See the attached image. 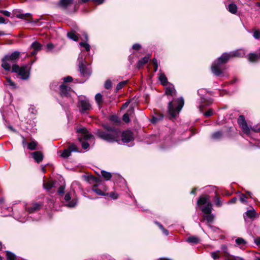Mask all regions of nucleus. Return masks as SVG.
Returning a JSON list of instances; mask_svg holds the SVG:
<instances>
[{"instance_id": "obj_1", "label": "nucleus", "mask_w": 260, "mask_h": 260, "mask_svg": "<svg viewBox=\"0 0 260 260\" xmlns=\"http://www.w3.org/2000/svg\"><path fill=\"white\" fill-rule=\"evenodd\" d=\"M105 131L98 130L95 134L101 139L109 143L117 142L119 144L120 133L118 129L104 125Z\"/></svg>"}, {"instance_id": "obj_2", "label": "nucleus", "mask_w": 260, "mask_h": 260, "mask_svg": "<svg viewBox=\"0 0 260 260\" xmlns=\"http://www.w3.org/2000/svg\"><path fill=\"white\" fill-rule=\"evenodd\" d=\"M231 58L230 52L223 53L221 56L218 57L213 63L211 67L212 73L217 76H221L222 74L221 66L226 63Z\"/></svg>"}, {"instance_id": "obj_3", "label": "nucleus", "mask_w": 260, "mask_h": 260, "mask_svg": "<svg viewBox=\"0 0 260 260\" xmlns=\"http://www.w3.org/2000/svg\"><path fill=\"white\" fill-rule=\"evenodd\" d=\"M76 131L78 141L81 143L82 147L85 150L87 149L89 147V144L88 142L84 141L91 139L93 136L85 127H77Z\"/></svg>"}, {"instance_id": "obj_4", "label": "nucleus", "mask_w": 260, "mask_h": 260, "mask_svg": "<svg viewBox=\"0 0 260 260\" xmlns=\"http://www.w3.org/2000/svg\"><path fill=\"white\" fill-rule=\"evenodd\" d=\"M184 105V100L182 98L174 99L170 101L168 105V112L173 118L179 113Z\"/></svg>"}, {"instance_id": "obj_5", "label": "nucleus", "mask_w": 260, "mask_h": 260, "mask_svg": "<svg viewBox=\"0 0 260 260\" xmlns=\"http://www.w3.org/2000/svg\"><path fill=\"white\" fill-rule=\"evenodd\" d=\"M85 57L82 52L79 54L77 61L78 66V71L80 73L81 76L85 78L86 79L88 78L90 76L91 71L90 69L86 66Z\"/></svg>"}, {"instance_id": "obj_6", "label": "nucleus", "mask_w": 260, "mask_h": 260, "mask_svg": "<svg viewBox=\"0 0 260 260\" xmlns=\"http://www.w3.org/2000/svg\"><path fill=\"white\" fill-rule=\"evenodd\" d=\"M29 68L27 65L20 67L17 64H13L12 68V72L18 73L20 76V78L23 80H26L28 78L29 75Z\"/></svg>"}, {"instance_id": "obj_7", "label": "nucleus", "mask_w": 260, "mask_h": 260, "mask_svg": "<svg viewBox=\"0 0 260 260\" xmlns=\"http://www.w3.org/2000/svg\"><path fill=\"white\" fill-rule=\"evenodd\" d=\"M78 106L81 113H84L91 108L89 101L86 99L80 100L78 102Z\"/></svg>"}, {"instance_id": "obj_8", "label": "nucleus", "mask_w": 260, "mask_h": 260, "mask_svg": "<svg viewBox=\"0 0 260 260\" xmlns=\"http://www.w3.org/2000/svg\"><path fill=\"white\" fill-rule=\"evenodd\" d=\"M73 3V0H60L57 5L62 10H68Z\"/></svg>"}, {"instance_id": "obj_9", "label": "nucleus", "mask_w": 260, "mask_h": 260, "mask_svg": "<svg viewBox=\"0 0 260 260\" xmlns=\"http://www.w3.org/2000/svg\"><path fill=\"white\" fill-rule=\"evenodd\" d=\"M42 48V45L39 42L34 41L30 45L29 49L33 50L31 52V55H36L39 51H40Z\"/></svg>"}, {"instance_id": "obj_10", "label": "nucleus", "mask_w": 260, "mask_h": 260, "mask_svg": "<svg viewBox=\"0 0 260 260\" xmlns=\"http://www.w3.org/2000/svg\"><path fill=\"white\" fill-rule=\"evenodd\" d=\"M133 134L130 131H125L121 135V140L123 143H127L133 140Z\"/></svg>"}, {"instance_id": "obj_11", "label": "nucleus", "mask_w": 260, "mask_h": 260, "mask_svg": "<svg viewBox=\"0 0 260 260\" xmlns=\"http://www.w3.org/2000/svg\"><path fill=\"white\" fill-rule=\"evenodd\" d=\"M71 200V197L70 193H66L64 197V200L66 201V202H68L66 205L69 207H74L77 205V200L75 199H73L72 200Z\"/></svg>"}, {"instance_id": "obj_12", "label": "nucleus", "mask_w": 260, "mask_h": 260, "mask_svg": "<svg viewBox=\"0 0 260 260\" xmlns=\"http://www.w3.org/2000/svg\"><path fill=\"white\" fill-rule=\"evenodd\" d=\"M60 94L62 97H68L71 88L68 86L62 84L59 86Z\"/></svg>"}, {"instance_id": "obj_13", "label": "nucleus", "mask_w": 260, "mask_h": 260, "mask_svg": "<svg viewBox=\"0 0 260 260\" xmlns=\"http://www.w3.org/2000/svg\"><path fill=\"white\" fill-rule=\"evenodd\" d=\"M20 54V52L15 51L10 54L5 55L4 60L14 61L19 58Z\"/></svg>"}, {"instance_id": "obj_14", "label": "nucleus", "mask_w": 260, "mask_h": 260, "mask_svg": "<svg viewBox=\"0 0 260 260\" xmlns=\"http://www.w3.org/2000/svg\"><path fill=\"white\" fill-rule=\"evenodd\" d=\"M256 215V213L254 209L249 210L244 214V218L245 221L248 219H253Z\"/></svg>"}, {"instance_id": "obj_15", "label": "nucleus", "mask_w": 260, "mask_h": 260, "mask_svg": "<svg viewBox=\"0 0 260 260\" xmlns=\"http://www.w3.org/2000/svg\"><path fill=\"white\" fill-rule=\"evenodd\" d=\"M176 91L172 84H169L166 88V94L168 95L173 96L176 95Z\"/></svg>"}, {"instance_id": "obj_16", "label": "nucleus", "mask_w": 260, "mask_h": 260, "mask_svg": "<svg viewBox=\"0 0 260 260\" xmlns=\"http://www.w3.org/2000/svg\"><path fill=\"white\" fill-rule=\"evenodd\" d=\"M31 155L32 156V157L35 160V161L39 163L43 160V155L42 152L40 151H36L34 152H32L31 153Z\"/></svg>"}, {"instance_id": "obj_17", "label": "nucleus", "mask_w": 260, "mask_h": 260, "mask_svg": "<svg viewBox=\"0 0 260 260\" xmlns=\"http://www.w3.org/2000/svg\"><path fill=\"white\" fill-rule=\"evenodd\" d=\"M210 202L209 201V196H206L201 197L197 201L198 206L207 205L208 203Z\"/></svg>"}, {"instance_id": "obj_18", "label": "nucleus", "mask_w": 260, "mask_h": 260, "mask_svg": "<svg viewBox=\"0 0 260 260\" xmlns=\"http://www.w3.org/2000/svg\"><path fill=\"white\" fill-rule=\"evenodd\" d=\"M41 206L42 204H41L34 203L32 204V206L30 207H29L27 209V210L29 213H34L39 211L40 209Z\"/></svg>"}, {"instance_id": "obj_19", "label": "nucleus", "mask_w": 260, "mask_h": 260, "mask_svg": "<svg viewBox=\"0 0 260 260\" xmlns=\"http://www.w3.org/2000/svg\"><path fill=\"white\" fill-rule=\"evenodd\" d=\"M44 188L47 190V191L51 193L54 192V190L52 191V189L54 187V182L52 181H48L43 184Z\"/></svg>"}, {"instance_id": "obj_20", "label": "nucleus", "mask_w": 260, "mask_h": 260, "mask_svg": "<svg viewBox=\"0 0 260 260\" xmlns=\"http://www.w3.org/2000/svg\"><path fill=\"white\" fill-rule=\"evenodd\" d=\"M16 17L20 19H23L27 22H30L32 16L30 13H19L16 15Z\"/></svg>"}, {"instance_id": "obj_21", "label": "nucleus", "mask_w": 260, "mask_h": 260, "mask_svg": "<svg viewBox=\"0 0 260 260\" xmlns=\"http://www.w3.org/2000/svg\"><path fill=\"white\" fill-rule=\"evenodd\" d=\"M231 57H243L245 55V53L243 50H237L232 52H230Z\"/></svg>"}, {"instance_id": "obj_22", "label": "nucleus", "mask_w": 260, "mask_h": 260, "mask_svg": "<svg viewBox=\"0 0 260 260\" xmlns=\"http://www.w3.org/2000/svg\"><path fill=\"white\" fill-rule=\"evenodd\" d=\"M186 241L191 244H198L200 242V238L197 236H189L186 239Z\"/></svg>"}, {"instance_id": "obj_23", "label": "nucleus", "mask_w": 260, "mask_h": 260, "mask_svg": "<svg viewBox=\"0 0 260 260\" xmlns=\"http://www.w3.org/2000/svg\"><path fill=\"white\" fill-rule=\"evenodd\" d=\"M235 242L236 246L240 247L241 248H244L247 244L246 241L242 238H237Z\"/></svg>"}, {"instance_id": "obj_24", "label": "nucleus", "mask_w": 260, "mask_h": 260, "mask_svg": "<svg viewBox=\"0 0 260 260\" xmlns=\"http://www.w3.org/2000/svg\"><path fill=\"white\" fill-rule=\"evenodd\" d=\"M212 204L211 202L208 203L205 207L201 208L202 212L205 215L211 213L212 211Z\"/></svg>"}, {"instance_id": "obj_25", "label": "nucleus", "mask_w": 260, "mask_h": 260, "mask_svg": "<svg viewBox=\"0 0 260 260\" xmlns=\"http://www.w3.org/2000/svg\"><path fill=\"white\" fill-rule=\"evenodd\" d=\"M259 58H260V48L258 55L255 53H250L249 54L248 59L250 61H256Z\"/></svg>"}, {"instance_id": "obj_26", "label": "nucleus", "mask_w": 260, "mask_h": 260, "mask_svg": "<svg viewBox=\"0 0 260 260\" xmlns=\"http://www.w3.org/2000/svg\"><path fill=\"white\" fill-rule=\"evenodd\" d=\"M228 11L234 14H235L237 12V6L234 3L229 4L227 7Z\"/></svg>"}, {"instance_id": "obj_27", "label": "nucleus", "mask_w": 260, "mask_h": 260, "mask_svg": "<svg viewBox=\"0 0 260 260\" xmlns=\"http://www.w3.org/2000/svg\"><path fill=\"white\" fill-rule=\"evenodd\" d=\"M158 78L162 85L164 86H167L168 85V82L167 78L164 73H160Z\"/></svg>"}, {"instance_id": "obj_28", "label": "nucleus", "mask_w": 260, "mask_h": 260, "mask_svg": "<svg viewBox=\"0 0 260 260\" xmlns=\"http://www.w3.org/2000/svg\"><path fill=\"white\" fill-rule=\"evenodd\" d=\"M223 136V133L221 131H217L213 133L211 135V138L214 140H220Z\"/></svg>"}, {"instance_id": "obj_29", "label": "nucleus", "mask_w": 260, "mask_h": 260, "mask_svg": "<svg viewBox=\"0 0 260 260\" xmlns=\"http://www.w3.org/2000/svg\"><path fill=\"white\" fill-rule=\"evenodd\" d=\"M149 60V56H145L144 57L141 58L139 60L137 64V68L140 69L141 68L144 64L148 62Z\"/></svg>"}, {"instance_id": "obj_30", "label": "nucleus", "mask_w": 260, "mask_h": 260, "mask_svg": "<svg viewBox=\"0 0 260 260\" xmlns=\"http://www.w3.org/2000/svg\"><path fill=\"white\" fill-rule=\"evenodd\" d=\"M91 190L98 195L102 196H106V194L105 193H104L100 189L98 188L97 185H94L92 186Z\"/></svg>"}, {"instance_id": "obj_31", "label": "nucleus", "mask_w": 260, "mask_h": 260, "mask_svg": "<svg viewBox=\"0 0 260 260\" xmlns=\"http://www.w3.org/2000/svg\"><path fill=\"white\" fill-rule=\"evenodd\" d=\"M67 36L69 38L75 41H77L78 40V36L74 31L68 32Z\"/></svg>"}, {"instance_id": "obj_32", "label": "nucleus", "mask_w": 260, "mask_h": 260, "mask_svg": "<svg viewBox=\"0 0 260 260\" xmlns=\"http://www.w3.org/2000/svg\"><path fill=\"white\" fill-rule=\"evenodd\" d=\"M242 129L243 132L246 135H249L250 133V128L248 127L247 122L243 124L240 126Z\"/></svg>"}, {"instance_id": "obj_33", "label": "nucleus", "mask_w": 260, "mask_h": 260, "mask_svg": "<svg viewBox=\"0 0 260 260\" xmlns=\"http://www.w3.org/2000/svg\"><path fill=\"white\" fill-rule=\"evenodd\" d=\"M95 100L98 106L100 107L103 103L102 95L100 93L96 94Z\"/></svg>"}, {"instance_id": "obj_34", "label": "nucleus", "mask_w": 260, "mask_h": 260, "mask_svg": "<svg viewBox=\"0 0 260 260\" xmlns=\"http://www.w3.org/2000/svg\"><path fill=\"white\" fill-rule=\"evenodd\" d=\"M204 219L208 222H212L214 219V215L212 214L209 213L204 216Z\"/></svg>"}, {"instance_id": "obj_35", "label": "nucleus", "mask_w": 260, "mask_h": 260, "mask_svg": "<svg viewBox=\"0 0 260 260\" xmlns=\"http://www.w3.org/2000/svg\"><path fill=\"white\" fill-rule=\"evenodd\" d=\"M101 174L106 180H109L112 177V175L110 172L104 170L101 171Z\"/></svg>"}, {"instance_id": "obj_36", "label": "nucleus", "mask_w": 260, "mask_h": 260, "mask_svg": "<svg viewBox=\"0 0 260 260\" xmlns=\"http://www.w3.org/2000/svg\"><path fill=\"white\" fill-rule=\"evenodd\" d=\"M38 143L35 141H32L31 142L28 144L27 148L30 150H34L36 149Z\"/></svg>"}, {"instance_id": "obj_37", "label": "nucleus", "mask_w": 260, "mask_h": 260, "mask_svg": "<svg viewBox=\"0 0 260 260\" xmlns=\"http://www.w3.org/2000/svg\"><path fill=\"white\" fill-rule=\"evenodd\" d=\"M8 60H4V57L2 59V66L4 69H5L6 71H10L11 69V65L7 62Z\"/></svg>"}, {"instance_id": "obj_38", "label": "nucleus", "mask_w": 260, "mask_h": 260, "mask_svg": "<svg viewBox=\"0 0 260 260\" xmlns=\"http://www.w3.org/2000/svg\"><path fill=\"white\" fill-rule=\"evenodd\" d=\"M6 84L9 85L12 89H15L17 87L16 84L9 78H7V83Z\"/></svg>"}, {"instance_id": "obj_39", "label": "nucleus", "mask_w": 260, "mask_h": 260, "mask_svg": "<svg viewBox=\"0 0 260 260\" xmlns=\"http://www.w3.org/2000/svg\"><path fill=\"white\" fill-rule=\"evenodd\" d=\"M7 260H15L16 257L13 253L10 251H7Z\"/></svg>"}, {"instance_id": "obj_40", "label": "nucleus", "mask_w": 260, "mask_h": 260, "mask_svg": "<svg viewBox=\"0 0 260 260\" xmlns=\"http://www.w3.org/2000/svg\"><path fill=\"white\" fill-rule=\"evenodd\" d=\"M79 45L80 47H84L86 51H89L90 49V46L86 42H81L79 43Z\"/></svg>"}, {"instance_id": "obj_41", "label": "nucleus", "mask_w": 260, "mask_h": 260, "mask_svg": "<svg viewBox=\"0 0 260 260\" xmlns=\"http://www.w3.org/2000/svg\"><path fill=\"white\" fill-rule=\"evenodd\" d=\"M88 180L92 181L93 182L100 183L101 181V179L100 177H96L93 176H90L88 177Z\"/></svg>"}, {"instance_id": "obj_42", "label": "nucleus", "mask_w": 260, "mask_h": 260, "mask_svg": "<svg viewBox=\"0 0 260 260\" xmlns=\"http://www.w3.org/2000/svg\"><path fill=\"white\" fill-rule=\"evenodd\" d=\"M68 149L70 151V152H80L78 150V147L75 145L74 143H72L70 144Z\"/></svg>"}, {"instance_id": "obj_43", "label": "nucleus", "mask_w": 260, "mask_h": 260, "mask_svg": "<svg viewBox=\"0 0 260 260\" xmlns=\"http://www.w3.org/2000/svg\"><path fill=\"white\" fill-rule=\"evenodd\" d=\"M71 152L68 149H65L62 151L60 156L63 158H67L71 155Z\"/></svg>"}, {"instance_id": "obj_44", "label": "nucleus", "mask_w": 260, "mask_h": 260, "mask_svg": "<svg viewBox=\"0 0 260 260\" xmlns=\"http://www.w3.org/2000/svg\"><path fill=\"white\" fill-rule=\"evenodd\" d=\"M106 194V196H109L111 198L114 200L117 199L118 197V193L114 191H112L109 193H107Z\"/></svg>"}, {"instance_id": "obj_45", "label": "nucleus", "mask_w": 260, "mask_h": 260, "mask_svg": "<svg viewBox=\"0 0 260 260\" xmlns=\"http://www.w3.org/2000/svg\"><path fill=\"white\" fill-rule=\"evenodd\" d=\"M245 122H246V121L245 119L244 116L243 115H240L238 119V123L239 126H240L241 125H242L243 124L245 123Z\"/></svg>"}, {"instance_id": "obj_46", "label": "nucleus", "mask_w": 260, "mask_h": 260, "mask_svg": "<svg viewBox=\"0 0 260 260\" xmlns=\"http://www.w3.org/2000/svg\"><path fill=\"white\" fill-rule=\"evenodd\" d=\"M247 197L243 193H241L239 197V200L242 203H247Z\"/></svg>"}, {"instance_id": "obj_47", "label": "nucleus", "mask_w": 260, "mask_h": 260, "mask_svg": "<svg viewBox=\"0 0 260 260\" xmlns=\"http://www.w3.org/2000/svg\"><path fill=\"white\" fill-rule=\"evenodd\" d=\"M126 81H122V82H119L117 85L116 88V91H118L119 90L121 89L123 87V86L126 84Z\"/></svg>"}, {"instance_id": "obj_48", "label": "nucleus", "mask_w": 260, "mask_h": 260, "mask_svg": "<svg viewBox=\"0 0 260 260\" xmlns=\"http://www.w3.org/2000/svg\"><path fill=\"white\" fill-rule=\"evenodd\" d=\"M218 252L219 251H217L216 252H212L211 253V257L214 259L217 260L219 258V256L218 255Z\"/></svg>"}, {"instance_id": "obj_49", "label": "nucleus", "mask_w": 260, "mask_h": 260, "mask_svg": "<svg viewBox=\"0 0 260 260\" xmlns=\"http://www.w3.org/2000/svg\"><path fill=\"white\" fill-rule=\"evenodd\" d=\"M122 120L126 123L129 122V117L128 113H125L122 116Z\"/></svg>"}, {"instance_id": "obj_50", "label": "nucleus", "mask_w": 260, "mask_h": 260, "mask_svg": "<svg viewBox=\"0 0 260 260\" xmlns=\"http://www.w3.org/2000/svg\"><path fill=\"white\" fill-rule=\"evenodd\" d=\"M214 111L213 109H210L207 111L204 114V116L206 117H210L213 115Z\"/></svg>"}, {"instance_id": "obj_51", "label": "nucleus", "mask_w": 260, "mask_h": 260, "mask_svg": "<svg viewBox=\"0 0 260 260\" xmlns=\"http://www.w3.org/2000/svg\"><path fill=\"white\" fill-rule=\"evenodd\" d=\"M104 87L105 88L109 89H110L112 87V83L110 80H107L104 84Z\"/></svg>"}, {"instance_id": "obj_52", "label": "nucleus", "mask_w": 260, "mask_h": 260, "mask_svg": "<svg viewBox=\"0 0 260 260\" xmlns=\"http://www.w3.org/2000/svg\"><path fill=\"white\" fill-rule=\"evenodd\" d=\"M215 205L216 206H218V207H220L222 206V203L220 201V198H219L217 196H216L215 197Z\"/></svg>"}, {"instance_id": "obj_53", "label": "nucleus", "mask_w": 260, "mask_h": 260, "mask_svg": "<svg viewBox=\"0 0 260 260\" xmlns=\"http://www.w3.org/2000/svg\"><path fill=\"white\" fill-rule=\"evenodd\" d=\"M30 113L33 114H36L37 112V110L36 109V108L32 106L28 109Z\"/></svg>"}, {"instance_id": "obj_54", "label": "nucleus", "mask_w": 260, "mask_h": 260, "mask_svg": "<svg viewBox=\"0 0 260 260\" xmlns=\"http://www.w3.org/2000/svg\"><path fill=\"white\" fill-rule=\"evenodd\" d=\"M253 36L256 39H259L260 38V31L258 30H255L253 32Z\"/></svg>"}, {"instance_id": "obj_55", "label": "nucleus", "mask_w": 260, "mask_h": 260, "mask_svg": "<svg viewBox=\"0 0 260 260\" xmlns=\"http://www.w3.org/2000/svg\"><path fill=\"white\" fill-rule=\"evenodd\" d=\"M64 189H65V187L63 185H61L60 186L58 190H57V192L59 193V194H62L64 193Z\"/></svg>"}, {"instance_id": "obj_56", "label": "nucleus", "mask_w": 260, "mask_h": 260, "mask_svg": "<svg viewBox=\"0 0 260 260\" xmlns=\"http://www.w3.org/2000/svg\"><path fill=\"white\" fill-rule=\"evenodd\" d=\"M64 82H71L73 80V78L71 76H67L63 78Z\"/></svg>"}, {"instance_id": "obj_57", "label": "nucleus", "mask_w": 260, "mask_h": 260, "mask_svg": "<svg viewBox=\"0 0 260 260\" xmlns=\"http://www.w3.org/2000/svg\"><path fill=\"white\" fill-rule=\"evenodd\" d=\"M0 12L7 17H10L11 15V13L8 11L1 10L0 11Z\"/></svg>"}, {"instance_id": "obj_58", "label": "nucleus", "mask_w": 260, "mask_h": 260, "mask_svg": "<svg viewBox=\"0 0 260 260\" xmlns=\"http://www.w3.org/2000/svg\"><path fill=\"white\" fill-rule=\"evenodd\" d=\"M54 47L52 43L48 44L46 46L47 51H50Z\"/></svg>"}, {"instance_id": "obj_59", "label": "nucleus", "mask_w": 260, "mask_h": 260, "mask_svg": "<svg viewBox=\"0 0 260 260\" xmlns=\"http://www.w3.org/2000/svg\"><path fill=\"white\" fill-rule=\"evenodd\" d=\"M141 46L140 44H135L133 45L132 48L134 50H139L141 48Z\"/></svg>"}, {"instance_id": "obj_60", "label": "nucleus", "mask_w": 260, "mask_h": 260, "mask_svg": "<svg viewBox=\"0 0 260 260\" xmlns=\"http://www.w3.org/2000/svg\"><path fill=\"white\" fill-rule=\"evenodd\" d=\"M58 86V84L55 82H53L50 84V87L53 90H55V88Z\"/></svg>"}, {"instance_id": "obj_61", "label": "nucleus", "mask_w": 260, "mask_h": 260, "mask_svg": "<svg viewBox=\"0 0 260 260\" xmlns=\"http://www.w3.org/2000/svg\"><path fill=\"white\" fill-rule=\"evenodd\" d=\"M237 201V198L236 197H234L233 198H232L231 200H230L229 202H228V204H234L236 203Z\"/></svg>"}, {"instance_id": "obj_62", "label": "nucleus", "mask_w": 260, "mask_h": 260, "mask_svg": "<svg viewBox=\"0 0 260 260\" xmlns=\"http://www.w3.org/2000/svg\"><path fill=\"white\" fill-rule=\"evenodd\" d=\"M23 138V141H22V146L23 147H25L26 145L28 146V144L27 142H26L25 139L22 137Z\"/></svg>"}, {"instance_id": "obj_63", "label": "nucleus", "mask_w": 260, "mask_h": 260, "mask_svg": "<svg viewBox=\"0 0 260 260\" xmlns=\"http://www.w3.org/2000/svg\"><path fill=\"white\" fill-rule=\"evenodd\" d=\"M206 91V90L205 89H200L198 90V94L200 95H202Z\"/></svg>"}, {"instance_id": "obj_64", "label": "nucleus", "mask_w": 260, "mask_h": 260, "mask_svg": "<svg viewBox=\"0 0 260 260\" xmlns=\"http://www.w3.org/2000/svg\"><path fill=\"white\" fill-rule=\"evenodd\" d=\"M117 119H118L117 117L116 116H115V115L112 116L111 117V118H110V120H111L113 121H115V122L118 121Z\"/></svg>"}]
</instances>
